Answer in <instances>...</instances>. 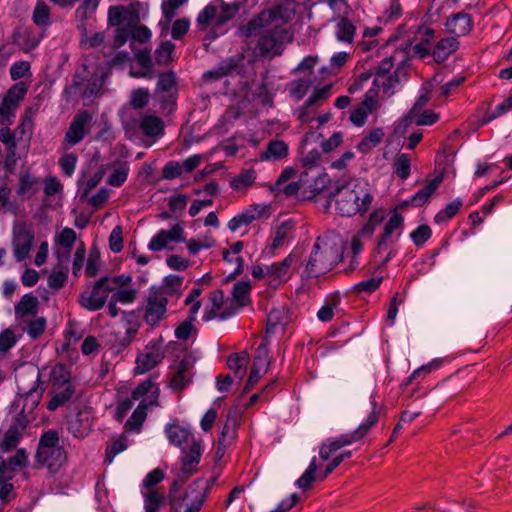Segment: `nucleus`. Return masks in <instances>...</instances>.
<instances>
[{
    "mask_svg": "<svg viewBox=\"0 0 512 512\" xmlns=\"http://www.w3.org/2000/svg\"><path fill=\"white\" fill-rule=\"evenodd\" d=\"M183 172L181 163L170 161L166 163L162 170V177L167 180H172L179 177Z\"/></svg>",
    "mask_w": 512,
    "mask_h": 512,
    "instance_id": "obj_64",
    "label": "nucleus"
},
{
    "mask_svg": "<svg viewBox=\"0 0 512 512\" xmlns=\"http://www.w3.org/2000/svg\"><path fill=\"white\" fill-rule=\"evenodd\" d=\"M442 80H443L442 79V74L441 73H435L434 76L430 80L425 81L422 84V86L420 88L419 96L417 97L414 105L410 109L409 114H408V116L406 117L405 120L409 119L410 121H412V119L414 117H416L421 112V110L431 100L432 92L434 91V89L436 88L437 85L442 83Z\"/></svg>",
    "mask_w": 512,
    "mask_h": 512,
    "instance_id": "obj_16",
    "label": "nucleus"
},
{
    "mask_svg": "<svg viewBox=\"0 0 512 512\" xmlns=\"http://www.w3.org/2000/svg\"><path fill=\"white\" fill-rule=\"evenodd\" d=\"M196 22L200 31L210 29L203 42L207 51H215L212 47V40L217 39L223 33L224 1H212L199 12Z\"/></svg>",
    "mask_w": 512,
    "mask_h": 512,
    "instance_id": "obj_6",
    "label": "nucleus"
},
{
    "mask_svg": "<svg viewBox=\"0 0 512 512\" xmlns=\"http://www.w3.org/2000/svg\"><path fill=\"white\" fill-rule=\"evenodd\" d=\"M287 32L281 25L267 29L259 38L257 48L262 55L279 54Z\"/></svg>",
    "mask_w": 512,
    "mask_h": 512,
    "instance_id": "obj_12",
    "label": "nucleus"
},
{
    "mask_svg": "<svg viewBox=\"0 0 512 512\" xmlns=\"http://www.w3.org/2000/svg\"><path fill=\"white\" fill-rule=\"evenodd\" d=\"M33 241L34 232L24 223L13 227V254L17 262H22L29 256Z\"/></svg>",
    "mask_w": 512,
    "mask_h": 512,
    "instance_id": "obj_10",
    "label": "nucleus"
},
{
    "mask_svg": "<svg viewBox=\"0 0 512 512\" xmlns=\"http://www.w3.org/2000/svg\"><path fill=\"white\" fill-rule=\"evenodd\" d=\"M340 260V250L327 240L318 237L305 264L307 278H316L331 271Z\"/></svg>",
    "mask_w": 512,
    "mask_h": 512,
    "instance_id": "obj_4",
    "label": "nucleus"
},
{
    "mask_svg": "<svg viewBox=\"0 0 512 512\" xmlns=\"http://www.w3.org/2000/svg\"><path fill=\"white\" fill-rule=\"evenodd\" d=\"M383 217L378 211H374L370 214L369 220L366 224L363 225V227L358 232V236L361 238H371L375 228L380 222L382 221Z\"/></svg>",
    "mask_w": 512,
    "mask_h": 512,
    "instance_id": "obj_51",
    "label": "nucleus"
},
{
    "mask_svg": "<svg viewBox=\"0 0 512 512\" xmlns=\"http://www.w3.org/2000/svg\"><path fill=\"white\" fill-rule=\"evenodd\" d=\"M174 49H175V45L172 42H170V41L163 42L155 51L156 62L158 64L168 63Z\"/></svg>",
    "mask_w": 512,
    "mask_h": 512,
    "instance_id": "obj_55",
    "label": "nucleus"
},
{
    "mask_svg": "<svg viewBox=\"0 0 512 512\" xmlns=\"http://www.w3.org/2000/svg\"><path fill=\"white\" fill-rule=\"evenodd\" d=\"M248 363L249 355L245 351L233 353L226 359V366L233 371V376L226 374V390H228V386L242 380L246 374Z\"/></svg>",
    "mask_w": 512,
    "mask_h": 512,
    "instance_id": "obj_17",
    "label": "nucleus"
},
{
    "mask_svg": "<svg viewBox=\"0 0 512 512\" xmlns=\"http://www.w3.org/2000/svg\"><path fill=\"white\" fill-rule=\"evenodd\" d=\"M401 69L397 68L392 74L385 75V78L380 80V85L377 88H382L383 93L390 96L394 93V89L400 83Z\"/></svg>",
    "mask_w": 512,
    "mask_h": 512,
    "instance_id": "obj_48",
    "label": "nucleus"
},
{
    "mask_svg": "<svg viewBox=\"0 0 512 512\" xmlns=\"http://www.w3.org/2000/svg\"><path fill=\"white\" fill-rule=\"evenodd\" d=\"M91 424L88 412L80 411L77 415L68 421V430L75 437H84L88 434Z\"/></svg>",
    "mask_w": 512,
    "mask_h": 512,
    "instance_id": "obj_36",
    "label": "nucleus"
},
{
    "mask_svg": "<svg viewBox=\"0 0 512 512\" xmlns=\"http://www.w3.org/2000/svg\"><path fill=\"white\" fill-rule=\"evenodd\" d=\"M92 121L91 115L87 111H80L73 119L65 135V140L70 145L78 144L88 132L87 127Z\"/></svg>",
    "mask_w": 512,
    "mask_h": 512,
    "instance_id": "obj_19",
    "label": "nucleus"
},
{
    "mask_svg": "<svg viewBox=\"0 0 512 512\" xmlns=\"http://www.w3.org/2000/svg\"><path fill=\"white\" fill-rule=\"evenodd\" d=\"M167 297L159 289H152L147 298L145 320L149 325H156L166 313Z\"/></svg>",
    "mask_w": 512,
    "mask_h": 512,
    "instance_id": "obj_14",
    "label": "nucleus"
},
{
    "mask_svg": "<svg viewBox=\"0 0 512 512\" xmlns=\"http://www.w3.org/2000/svg\"><path fill=\"white\" fill-rule=\"evenodd\" d=\"M115 291L110 278L104 276L95 282L91 291H83L79 296L80 305L88 311H97L104 307L109 293Z\"/></svg>",
    "mask_w": 512,
    "mask_h": 512,
    "instance_id": "obj_7",
    "label": "nucleus"
},
{
    "mask_svg": "<svg viewBox=\"0 0 512 512\" xmlns=\"http://www.w3.org/2000/svg\"><path fill=\"white\" fill-rule=\"evenodd\" d=\"M403 225V216L398 212H394L385 223L383 233L378 238L377 247L375 249L377 254L386 252L390 244L395 243L399 239L401 235L400 230L403 228Z\"/></svg>",
    "mask_w": 512,
    "mask_h": 512,
    "instance_id": "obj_11",
    "label": "nucleus"
},
{
    "mask_svg": "<svg viewBox=\"0 0 512 512\" xmlns=\"http://www.w3.org/2000/svg\"><path fill=\"white\" fill-rule=\"evenodd\" d=\"M356 26L347 17H342L336 25V36L339 41L352 43Z\"/></svg>",
    "mask_w": 512,
    "mask_h": 512,
    "instance_id": "obj_41",
    "label": "nucleus"
},
{
    "mask_svg": "<svg viewBox=\"0 0 512 512\" xmlns=\"http://www.w3.org/2000/svg\"><path fill=\"white\" fill-rule=\"evenodd\" d=\"M316 471H317L316 457H313L312 460L310 461L309 466L305 470V472L297 480V482H296L297 486L303 490L309 489L315 480Z\"/></svg>",
    "mask_w": 512,
    "mask_h": 512,
    "instance_id": "obj_47",
    "label": "nucleus"
},
{
    "mask_svg": "<svg viewBox=\"0 0 512 512\" xmlns=\"http://www.w3.org/2000/svg\"><path fill=\"white\" fill-rule=\"evenodd\" d=\"M241 413L242 411H237L226 417V437L229 436L231 439L236 438V430L240 425Z\"/></svg>",
    "mask_w": 512,
    "mask_h": 512,
    "instance_id": "obj_60",
    "label": "nucleus"
},
{
    "mask_svg": "<svg viewBox=\"0 0 512 512\" xmlns=\"http://www.w3.org/2000/svg\"><path fill=\"white\" fill-rule=\"evenodd\" d=\"M443 174H439L432 180H429L421 189H419L409 200L405 201L406 205L413 207H421L428 202L429 198L437 191L443 182Z\"/></svg>",
    "mask_w": 512,
    "mask_h": 512,
    "instance_id": "obj_25",
    "label": "nucleus"
},
{
    "mask_svg": "<svg viewBox=\"0 0 512 512\" xmlns=\"http://www.w3.org/2000/svg\"><path fill=\"white\" fill-rule=\"evenodd\" d=\"M293 224L289 221H285L281 223L271 240V243L268 245L267 253L270 255H274L275 250L282 248L285 244L289 242L292 238Z\"/></svg>",
    "mask_w": 512,
    "mask_h": 512,
    "instance_id": "obj_28",
    "label": "nucleus"
},
{
    "mask_svg": "<svg viewBox=\"0 0 512 512\" xmlns=\"http://www.w3.org/2000/svg\"><path fill=\"white\" fill-rule=\"evenodd\" d=\"M187 0H163L161 4L163 19L160 20L159 25L163 30L169 28L170 23L176 16L177 10L184 5Z\"/></svg>",
    "mask_w": 512,
    "mask_h": 512,
    "instance_id": "obj_38",
    "label": "nucleus"
},
{
    "mask_svg": "<svg viewBox=\"0 0 512 512\" xmlns=\"http://www.w3.org/2000/svg\"><path fill=\"white\" fill-rule=\"evenodd\" d=\"M378 108V91L375 88L368 90L364 100L350 112L349 119L357 127H362L369 114Z\"/></svg>",
    "mask_w": 512,
    "mask_h": 512,
    "instance_id": "obj_15",
    "label": "nucleus"
},
{
    "mask_svg": "<svg viewBox=\"0 0 512 512\" xmlns=\"http://www.w3.org/2000/svg\"><path fill=\"white\" fill-rule=\"evenodd\" d=\"M163 358L164 353L161 349L159 347H154L137 357L134 371L136 374H144L159 364Z\"/></svg>",
    "mask_w": 512,
    "mask_h": 512,
    "instance_id": "obj_27",
    "label": "nucleus"
},
{
    "mask_svg": "<svg viewBox=\"0 0 512 512\" xmlns=\"http://www.w3.org/2000/svg\"><path fill=\"white\" fill-rule=\"evenodd\" d=\"M129 172V165L126 162L115 163L114 170L109 175L107 183L114 187H120L126 181Z\"/></svg>",
    "mask_w": 512,
    "mask_h": 512,
    "instance_id": "obj_44",
    "label": "nucleus"
},
{
    "mask_svg": "<svg viewBox=\"0 0 512 512\" xmlns=\"http://www.w3.org/2000/svg\"><path fill=\"white\" fill-rule=\"evenodd\" d=\"M431 235V228L423 224L410 233V238L416 246H422L431 238Z\"/></svg>",
    "mask_w": 512,
    "mask_h": 512,
    "instance_id": "obj_53",
    "label": "nucleus"
},
{
    "mask_svg": "<svg viewBox=\"0 0 512 512\" xmlns=\"http://www.w3.org/2000/svg\"><path fill=\"white\" fill-rule=\"evenodd\" d=\"M140 128L148 137H159L164 131L162 120L154 115H144L140 121Z\"/></svg>",
    "mask_w": 512,
    "mask_h": 512,
    "instance_id": "obj_37",
    "label": "nucleus"
},
{
    "mask_svg": "<svg viewBox=\"0 0 512 512\" xmlns=\"http://www.w3.org/2000/svg\"><path fill=\"white\" fill-rule=\"evenodd\" d=\"M176 84L174 72H165L159 75L157 82L156 94L171 92Z\"/></svg>",
    "mask_w": 512,
    "mask_h": 512,
    "instance_id": "obj_52",
    "label": "nucleus"
},
{
    "mask_svg": "<svg viewBox=\"0 0 512 512\" xmlns=\"http://www.w3.org/2000/svg\"><path fill=\"white\" fill-rule=\"evenodd\" d=\"M183 452L185 455L182 458L181 469L177 472L170 488V504L173 512H180L182 508H184V512H198L204 502L207 490L204 480L194 481L183 497L177 498L175 494L179 487L195 473L201 457L200 444L194 442L190 451L186 452L183 448Z\"/></svg>",
    "mask_w": 512,
    "mask_h": 512,
    "instance_id": "obj_1",
    "label": "nucleus"
},
{
    "mask_svg": "<svg viewBox=\"0 0 512 512\" xmlns=\"http://www.w3.org/2000/svg\"><path fill=\"white\" fill-rule=\"evenodd\" d=\"M384 137V132L381 128H375L369 132L368 135L364 136L362 140L357 144V149L363 154L369 153L377 145H379Z\"/></svg>",
    "mask_w": 512,
    "mask_h": 512,
    "instance_id": "obj_40",
    "label": "nucleus"
},
{
    "mask_svg": "<svg viewBox=\"0 0 512 512\" xmlns=\"http://www.w3.org/2000/svg\"><path fill=\"white\" fill-rule=\"evenodd\" d=\"M340 303V296L338 294H332L326 299V303L317 312V317L322 322H329L333 319L334 309L338 307Z\"/></svg>",
    "mask_w": 512,
    "mask_h": 512,
    "instance_id": "obj_43",
    "label": "nucleus"
},
{
    "mask_svg": "<svg viewBox=\"0 0 512 512\" xmlns=\"http://www.w3.org/2000/svg\"><path fill=\"white\" fill-rule=\"evenodd\" d=\"M276 12L264 10L252 18L246 25L240 27V32L245 37L258 35L262 29L269 27L276 19Z\"/></svg>",
    "mask_w": 512,
    "mask_h": 512,
    "instance_id": "obj_22",
    "label": "nucleus"
},
{
    "mask_svg": "<svg viewBox=\"0 0 512 512\" xmlns=\"http://www.w3.org/2000/svg\"><path fill=\"white\" fill-rule=\"evenodd\" d=\"M183 227L180 224L174 225L170 230H160L150 241L148 244V248L151 251H161L168 247V243L170 241L174 242H182L184 241L183 237Z\"/></svg>",
    "mask_w": 512,
    "mask_h": 512,
    "instance_id": "obj_20",
    "label": "nucleus"
},
{
    "mask_svg": "<svg viewBox=\"0 0 512 512\" xmlns=\"http://www.w3.org/2000/svg\"><path fill=\"white\" fill-rule=\"evenodd\" d=\"M445 26L447 30L455 37L464 36L470 32L473 27V21L469 14L458 12L447 19Z\"/></svg>",
    "mask_w": 512,
    "mask_h": 512,
    "instance_id": "obj_26",
    "label": "nucleus"
},
{
    "mask_svg": "<svg viewBox=\"0 0 512 512\" xmlns=\"http://www.w3.org/2000/svg\"><path fill=\"white\" fill-rule=\"evenodd\" d=\"M68 271V267L54 269L48 278V286L54 290L62 288L67 281Z\"/></svg>",
    "mask_w": 512,
    "mask_h": 512,
    "instance_id": "obj_50",
    "label": "nucleus"
},
{
    "mask_svg": "<svg viewBox=\"0 0 512 512\" xmlns=\"http://www.w3.org/2000/svg\"><path fill=\"white\" fill-rule=\"evenodd\" d=\"M289 155V145L281 139L270 140L265 150L259 153V159L266 162H279Z\"/></svg>",
    "mask_w": 512,
    "mask_h": 512,
    "instance_id": "obj_24",
    "label": "nucleus"
},
{
    "mask_svg": "<svg viewBox=\"0 0 512 512\" xmlns=\"http://www.w3.org/2000/svg\"><path fill=\"white\" fill-rule=\"evenodd\" d=\"M224 293L222 290L214 291L209 297V305L206 308L203 319L206 321L219 317L224 318Z\"/></svg>",
    "mask_w": 512,
    "mask_h": 512,
    "instance_id": "obj_32",
    "label": "nucleus"
},
{
    "mask_svg": "<svg viewBox=\"0 0 512 512\" xmlns=\"http://www.w3.org/2000/svg\"><path fill=\"white\" fill-rule=\"evenodd\" d=\"M373 195L368 184L357 179H351L343 184L337 185L330 192L326 200L325 209L335 201V209L341 216L351 217L356 214H364L373 202Z\"/></svg>",
    "mask_w": 512,
    "mask_h": 512,
    "instance_id": "obj_2",
    "label": "nucleus"
},
{
    "mask_svg": "<svg viewBox=\"0 0 512 512\" xmlns=\"http://www.w3.org/2000/svg\"><path fill=\"white\" fill-rule=\"evenodd\" d=\"M251 290L248 280L233 284L230 297L226 298V318L237 315L244 307L251 305Z\"/></svg>",
    "mask_w": 512,
    "mask_h": 512,
    "instance_id": "obj_9",
    "label": "nucleus"
},
{
    "mask_svg": "<svg viewBox=\"0 0 512 512\" xmlns=\"http://www.w3.org/2000/svg\"><path fill=\"white\" fill-rule=\"evenodd\" d=\"M50 10L48 5L38 0L36 7L33 12V20L37 25H48L50 22Z\"/></svg>",
    "mask_w": 512,
    "mask_h": 512,
    "instance_id": "obj_54",
    "label": "nucleus"
},
{
    "mask_svg": "<svg viewBox=\"0 0 512 512\" xmlns=\"http://www.w3.org/2000/svg\"><path fill=\"white\" fill-rule=\"evenodd\" d=\"M26 91L27 88L23 83H17L0 99V117L2 124L8 122L10 117L14 116V111L24 98Z\"/></svg>",
    "mask_w": 512,
    "mask_h": 512,
    "instance_id": "obj_13",
    "label": "nucleus"
},
{
    "mask_svg": "<svg viewBox=\"0 0 512 512\" xmlns=\"http://www.w3.org/2000/svg\"><path fill=\"white\" fill-rule=\"evenodd\" d=\"M75 392V388L72 384L66 385H53L52 399L49 401L47 408L50 411L56 410L59 406L64 405L68 402Z\"/></svg>",
    "mask_w": 512,
    "mask_h": 512,
    "instance_id": "obj_31",
    "label": "nucleus"
},
{
    "mask_svg": "<svg viewBox=\"0 0 512 512\" xmlns=\"http://www.w3.org/2000/svg\"><path fill=\"white\" fill-rule=\"evenodd\" d=\"M165 433L169 441L176 446H181L182 444L187 443L188 447L190 448L194 442L197 443L192 438L190 431L179 425H167L165 428Z\"/></svg>",
    "mask_w": 512,
    "mask_h": 512,
    "instance_id": "obj_33",
    "label": "nucleus"
},
{
    "mask_svg": "<svg viewBox=\"0 0 512 512\" xmlns=\"http://www.w3.org/2000/svg\"><path fill=\"white\" fill-rule=\"evenodd\" d=\"M106 72L102 69H97L91 75L84 69V75L77 72L73 78V84L70 89L74 90V93H81L84 97L91 98L97 95L102 86L104 85Z\"/></svg>",
    "mask_w": 512,
    "mask_h": 512,
    "instance_id": "obj_8",
    "label": "nucleus"
},
{
    "mask_svg": "<svg viewBox=\"0 0 512 512\" xmlns=\"http://www.w3.org/2000/svg\"><path fill=\"white\" fill-rule=\"evenodd\" d=\"M375 396L376 393H372L370 396L371 411L363 423H361L354 431L342 434L335 438L327 439V441L321 445L319 457L322 460H328L333 453L342 447L363 439L377 424L383 409L382 406L376 402Z\"/></svg>",
    "mask_w": 512,
    "mask_h": 512,
    "instance_id": "obj_3",
    "label": "nucleus"
},
{
    "mask_svg": "<svg viewBox=\"0 0 512 512\" xmlns=\"http://www.w3.org/2000/svg\"><path fill=\"white\" fill-rule=\"evenodd\" d=\"M466 80L463 75H456L444 84H439V96L447 98L452 95Z\"/></svg>",
    "mask_w": 512,
    "mask_h": 512,
    "instance_id": "obj_49",
    "label": "nucleus"
},
{
    "mask_svg": "<svg viewBox=\"0 0 512 512\" xmlns=\"http://www.w3.org/2000/svg\"><path fill=\"white\" fill-rule=\"evenodd\" d=\"M462 204L460 199L453 200L435 215L434 221L438 224L447 223L459 212Z\"/></svg>",
    "mask_w": 512,
    "mask_h": 512,
    "instance_id": "obj_45",
    "label": "nucleus"
},
{
    "mask_svg": "<svg viewBox=\"0 0 512 512\" xmlns=\"http://www.w3.org/2000/svg\"><path fill=\"white\" fill-rule=\"evenodd\" d=\"M190 21L187 18L176 20L171 28V36L173 39H181L189 30Z\"/></svg>",
    "mask_w": 512,
    "mask_h": 512,
    "instance_id": "obj_62",
    "label": "nucleus"
},
{
    "mask_svg": "<svg viewBox=\"0 0 512 512\" xmlns=\"http://www.w3.org/2000/svg\"><path fill=\"white\" fill-rule=\"evenodd\" d=\"M311 86L309 79H299L291 83L290 94L296 100H301L308 92Z\"/></svg>",
    "mask_w": 512,
    "mask_h": 512,
    "instance_id": "obj_56",
    "label": "nucleus"
},
{
    "mask_svg": "<svg viewBox=\"0 0 512 512\" xmlns=\"http://www.w3.org/2000/svg\"><path fill=\"white\" fill-rule=\"evenodd\" d=\"M158 391H159V389L156 388L155 391H153V393H152L155 396V398H157V396H158ZM156 405H158L156 399H150V398L143 399L140 402V404L138 405V407L134 410V412L132 413L130 418L127 420V422L125 424V430L127 432H130V431L139 432L140 427L142 426V424L145 421L146 416H147L146 410L150 406H156Z\"/></svg>",
    "mask_w": 512,
    "mask_h": 512,
    "instance_id": "obj_23",
    "label": "nucleus"
},
{
    "mask_svg": "<svg viewBox=\"0 0 512 512\" xmlns=\"http://www.w3.org/2000/svg\"><path fill=\"white\" fill-rule=\"evenodd\" d=\"M459 47V41L456 37H447L441 39L432 52L433 58L436 62L442 63L454 53Z\"/></svg>",
    "mask_w": 512,
    "mask_h": 512,
    "instance_id": "obj_30",
    "label": "nucleus"
},
{
    "mask_svg": "<svg viewBox=\"0 0 512 512\" xmlns=\"http://www.w3.org/2000/svg\"><path fill=\"white\" fill-rule=\"evenodd\" d=\"M393 68V58H384L379 65L375 68V78L373 80V86H379L380 80L388 75L390 70Z\"/></svg>",
    "mask_w": 512,
    "mask_h": 512,
    "instance_id": "obj_57",
    "label": "nucleus"
},
{
    "mask_svg": "<svg viewBox=\"0 0 512 512\" xmlns=\"http://www.w3.org/2000/svg\"><path fill=\"white\" fill-rule=\"evenodd\" d=\"M298 261L295 252H291L282 261L273 263L266 269V279L270 286L278 287L284 280L293 264Z\"/></svg>",
    "mask_w": 512,
    "mask_h": 512,
    "instance_id": "obj_18",
    "label": "nucleus"
},
{
    "mask_svg": "<svg viewBox=\"0 0 512 512\" xmlns=\"http://www.w3.org/2000/svg\"><path fill=\"white\" fill-rule=\"evenodd\" d=\"M394 173L401 179L406 180L410 175L411 158L408 154H400L393 165Z\"/></svg>",
    "mask_w": 512,
    "mask_h": 512,
    "instance_id": "obj_46",
    "label": "nucleus"
},
{
    "mask_svg": "<svg viewBox=\"0 0 512 512\" xmlns=\"http://www.w3.org/2000/svg\"><path fill=\"white\" fill-rule=\"evenodd\" d=\"M38 300L31 293L25 294L20 302L15 306L17 315H35L37 313Z\"/></svg>",
    "mask_w": 512,
    "mask_h": 512,
    "instance_id": "obj_42",
    "label": "nucleus"
},
{
    "mask_svg": "<svg viewBox=\"0 0 512 512\" xmlns=\"http://www.w3.org/2000/svg\"><path fill=\"white\" fill-rule=\"evenodd\" d=\"M145 496V512H156L159 508L163 497L154 489H150L144 493Z\"/></svg>",
    "mask_w": 512,
    "mask_h": 512,
    "instance_id": "obj_58",
    "label": "nucleus"
},
{
    "mask_svg": "<svg viewBox=\"0 0 512 512\" xmlns=\"http://www.w3.org/2000/svg\"><path fill=\"white\" fill-rule=\"evenodd\" d=\"M243 248V242L237 241L230 246L229 250H226V267L229 264L235 263V268L229 273L228 279H234L237 275L241 274L244 267V260L239 253Z\"/></svg>",
    "mask_w": 512,
    "mask_h": 512,
    "instance_id": "obj_34",
    "label": "nucleus"
},
{
    "mask_svg": "<svg viewBox=\"0 0 512 512\" xmlns=\"http://www.w3.org/2000/svg\"><path fill=\"white\" fill-rule=\"evenodd\" d=\"M266 211L264 205H251L249 208L243 210L228 222V228L232 231H238L242 228H247L256 219L262 217Z\"/></svg>",
    "mask_w": 512,
    "mask_h": 512,
    "instance_id": "obj_21",
    "label": "nucleus"
},
{
    "mask_svg": "<svg viewBox=\"0 0 512 512\" xmlns=\"http://www.w3.org/2000/svg\"><path fill=\"white\" fill-rule=\"evenodd\" d=\"M512 109V94L507 97L503 102L499 103L495 109L487 115L486 122H490Z\"/></svg>",
    "mask_w": 512,
    "mask_h": 512,
    "instance_id": "obj_61",
    "label": "nucleus"
},
{
    "mask_svg": "<svg viewBox=\"0 0 512 512\" xmlns=\"http://www.w3.org/2000/svg\"><path fill=\"white\" fill-rule=\"evenodd\" d=\"M45 326L46 319L44 317H39L28 323L26 327V332L32 339H36L43 333Z\"/></svg>",
    "mask_w": 512,
    "mask_h": 512,
    "instance_id": "obj_63",
    "label": "nucleus"
},
{
    "mask_svg": "<svg viewBox=\"0 0 512 512\" xmlns=\"http://www.w3.org/2000/svg\"><path fill=\"white\" fill-rule=\"evenodd\" d=\"M382 282V277H373L365 281H361L354 286V291L357 293H372L377 290Z\"/></svg>",
    "mask_w": 512,
    "mask_h": 512,
    "instance_id": "obj_59",
    "label": "nucleus"
},
{
    "mask_svg": "<svg viewBox=\"0 0 512 512\" xmlns=\"http://www.w3.org/2000/svg\"><path fill=\"white\" fill-rule=\"evenodd\" d=\"M37 461L45 465L51 473L57 472L66 460V453L60 444L58 432L45 431L39 438L36 452Z\"/></svg>",
    "mask_w": 512,
    "mask_h": 512,
    "instance_id": "obj_5",
    "label": "nucleus"
},
{
    "mask_svg": "<svg viewBox=\"0 0 512 512\" xmlns=\"http://www.w3.org/2000/svg\"><path fill=\"white\" fill-rule=\"evenodd\" d=\"M256 177L257 174L254 169L243 170L231 178L229 185L233 191L243 196L254 185Z\"/></svg>",
    "mask_w": 512,
    "mask_h": 512,
    "instance_id": "obj_29",
    "label": "nucleus"
},
{
    "mask_svg": "<svg viewBox=\"0 0 512 512\" xmlns=\"http://www.w3.org/2000/svg\"><path fill=\"white\" fill-rule=\"evenodd\" d=\"M132 17V12L124 6H111L108 11V23L111 26L129 25Z\"/></svg>",
    "mask_w": 512,
    "mask_h": 512,
    "instance_id": "obj_39",
    "label": "nucleus"
},
{
    "mask_svg": "<svg viewBox=\"0 0 512 512\" xmlns=\"http://www.w3.org/2000/svg\"><path fill=\"white\" fill-rule=\"evenodd\" d=\"M39 380V373L36 374L35 379L33 381V386L28 390H24L19 387L21 392V397L23 398V412L28 411L31 412L40 401L42 396V390L38 389L37 383Z\"/></svg>",
    "mask_w": 512,
    "mask_h": 512,
    "instance_id": "obj_35",
    "label": "nucleus"
}]
</instances>
